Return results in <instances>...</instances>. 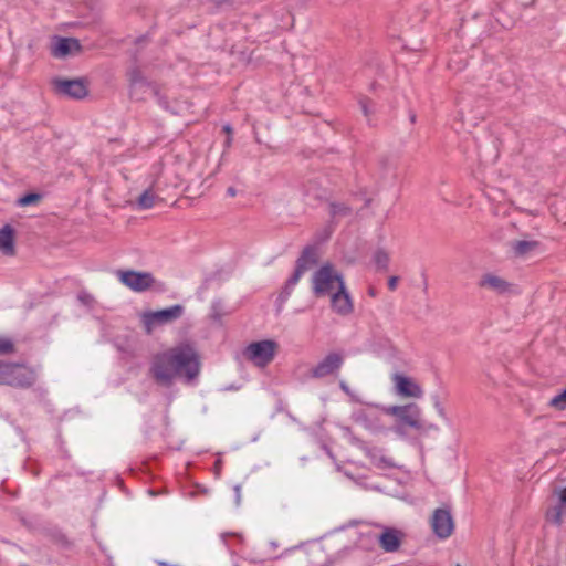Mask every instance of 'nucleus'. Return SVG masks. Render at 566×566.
<instances>
[{"mask_svg": "<svg viewBox=\"0 0 566 566\" xmlns=\"http://www.w3.org/2000/svg\"><path fill=\"white\" fill-rule=\"evenodd\" d=\"M201 370L200 355L188 342L180 343L164 352L155 354L149 366V376L161 387L170 388L176 378L190 384Z\"/></svg>", "mask_w": 566, "mask_h": 566, "instance_id": "nucleus-1", "label": "nucleus"}, {"mask_svg": "<svg viewBox=\"0 0 566 566\" xmlns=\"http://www.w3.org/2000/svg\"><path fill=\"white\" fill-rule=\"evenodd\" d=\"M377 409H380L384 413L396 417V422L392 427V431L400 437L406 436V427H410L416 430L422 429L421 422V409L415 403L410 402L403 406H382L378 403H368Z\"/></svg>", "mask_w": 566, "mask_h": 566, "instance_id": "nucleus-2", "label": "nucleus"}, {"mask_svg": "<svg viewBox=\"0 0 566 566\" xmlns=\"http://www.w3.org/2000/svg\"><path fill=\"white\" fill-rule=\"evenodd\" d=\"M318 263L317 248L314 244L306 245L301 255L295 261V269L291 276L285 281L282 286L277 298L276 305L280 311L283 304L289 300L291 294L293 293L294 287L298 283L302 275L312 266Z\"/></svg>", "mask_w": 566, "mask_h": 566, "instance_id": "nucleus-3", "label": "nucleus"}, {"mask_svg": "<svg viewBox=\"0 0 566 566\" xmlns=\"http://www.w3.org/2000/svg\"><path fill=\"white\" fill-rule=\"evenodd\" d=\"M117 277L119 282L130 289L134 292L142 293L145 292L153 286H155L156 291L164 292L166 291L165 283H157L154 275L150 272H142L135 270H118Z\"/></svg>", "mask_w": 566, "mask_h": 566, "instance_id": "nucleus-4", "label": "nucleus"}, {"mask_svg": "<svg viewBox=\"0 0 566 566\" xmlns=\"http://www.w3.org/2000/svg\"><path fill=\"white\" fill-rule=\"evenodd\" d=\"M313 293L317 297L325 296L333 290L334 283L337 289L345 284L344 276L337 272L334 265L329 262L324 263L317 271L314 272L313 277Z\"/></svg>", "mask_w": 566, "mask_h": 566, "instance_id": "nucleus-5", "label": "nucleus"}, {"mask_svg": "<svg viewBox=\"0 0 566 566\" xmlns=\"http://www.w3.org/2000/svg\"><path fill=\"white\" fill-rule=\"evenodd\" d=\"M35 381L36 376L33 370L25 369L19 364L7 363L0 385L27 389L32 387Z\"/></svg>", "mask_w": 566, "mask_h": 566, "instance_id": "nucleus-6", "label": "nucleus"}, {"mask_svg": "<svg viewBox=\"0 0 566 566\" xmlns=\"http://www.w3.org/2000/svg\"><path fill=\"white\" fill-rule=\"evenodd\" d=\"M277 343L272 339L252 342L243 350L244 357L259 367L270 364L275 355Z\"/></svg>", "mask_w": 566, "mask_h": 566, "instance_id": "nucleus-7", "label": "nucleus"}, {"mask_svg": "<svg viewBox=\"0 0 566 566\" xmlns=\"http://www.w3.org/2000/svg\"><path fill=\"white\" fill-rule=\"evenodd\" d=\"M56 94L73 98L83 99L88 94L85 78H54L52 81Z\"/></svg>", "mask_w": 566, "mask_h": 566, "instance_id": "nucleus-8", "label": "nucleus"}, {"mask_svg": "<svg viewBox=\"0 0 566 566\" xmlns=\"http://www.w3.org/2000/svg\"><path fill=\"white\" fill-rule=\"evenodd\" d=\"M127 77L129 82V97L133 101H145V94L150 91L154 92V87H157L156 83L149 81L144 76L143 72L138 66H134L127 71Z\"/></svg>", "mask_w": 566, "mask_h": 566, "instance_id": "nucleus-9", "label": "nucleus"}, {"mask_svg": "<svg viewBox=\"0 0 566 566\" xmlns=\"http://www.w3.org/2000/svg\"><path fill=\"white\" fill-rule=\"evenodd\" d=\"M345 361L342 352H331L311 369V377L321 379L327 376H336Z\"/></svg>", "mask_w": 566, "mask_h": 566, "instance_id": "nucleus-10", "label": "nucleus"}, {"mask_svg": "<svg viewBox=\"0 0 566 566\" xmlns=\"http://www.w3.org/2000/svg\"><path fill=\"white\" fill-rule=\"evenodd\" d=\"M184 312L185 307L181 304H175L170 307L144 313L143 322L147 331L150 332L153 325H161L178 319Z\"/></svg>", "mask_w": 566, "mask_h": 566, "instance_id": "nucleus-11", "label": "nucleus"}, {"mask_svg": "<svg viewBox=\"0 0 566 566\" xmlns=\"http://www.w3.org/2000/svg\"><path fill=\"white\" fill-rule=\"evenodd\" d=\"M430 524L433 534L440 539L450 537L454 530V521L451 512L444 507H439L433 511Z\"/></svg>", "mask_w": 566, "mask_h": 566, "instance_id": "nucleus-12", "label": "nucleus"}, {"mask_svg": "<svg viewBox=\"0 0 566 566\" xmlns=\"http://www.w3.org/2000/svg\"><path fill=\"white\" fill-rule=\"evenodd\" d=\"M51 55L56 59H64L82 52V44L76 38L54 35L51 41Z\"/></svg>", "mask_w": 566, "mask_h": 566, "instance_id": "nucleus-13", "label": "nucleus"}, {"mask_svg": "<svg viewBox=\"0 0 566 566\" xmlns=\"http://www.w3.org/2000/svg\"><path fill=\"white\" fill-rule=\"evenodd\" d=\"M403 537L405 533L402 531L385 526L382 532L377 535V541L386 553H394L400 548Z\"/></svg>", "mask_w": 566, "mask_h": 566, "instance_id": "nucleus-14", "label": "nucleus"}, {"mask_svg": "<svg viewBox=\"0 0 566 566\" xmlns=\"http://www.w3.org/2000/svg\"><path fill=\"white\" fill-rule=\"evenodd\" d=\"M396 392L406 398H420L422 388L410 377L396 373L392 376Z\"/></svg>", "mask_w": 566, "mask_h": 566, "instance_id": "nucleus-15", "label": "nucleus"}, {"mask_svg": "<svg viewBox=\"0 0 566 566\" xmlns=\"http://www.w3.org/2000/svg\"><path fill=\"white\" fill-rule=\"evenodd\" d=\"M332 310L343 316L353 312V301L346 284H342L336 292L331 295Z\"/></svg>", "mask_w": 566, "mask_h": 566, "instance_id": "nucleus-16", "label": "nucleus"}, {"mask_svg": "<svg viewBox=\"0 0 566 566\" xmlns=\"http://www.w3.org/2000/svg\"><path fill=\"white\" fill-rule=\"evenodd\" d=\"M478 285L489 289L499 295H506L513 291V284L494 273H485L479 280Z\"/></svg>", "mask_w": 566, "mask_h": 566, "instance_id": "nucleus-17", "label": "nucleus"}, {"mask_svg": "<svg viewBox=\"0 0 566 566\" xmlns=\"http://www.w3.org/2000/svg\"><path fill=\"white\" fill-rule=\"evenodd\" d=\"M15 230L12 226L6 224L0 228V251L4 255H14Z\"/></svg>", "mask_w": 566, "mask_h": 566, "instance_id": "nucleus-18", "label": "nucleus"}, {"mask_svg": "<svg viewBox=\"0 0 566 566\" xmlns=\"http://www.w3.org/2000/svg\"><path fill=\"white\" fill-rule=\"evenodd\" d=\"M510 249L515 258H525L539 247L536 240H515L510 241Z\"/></svg>", "mask_w": 566, "mask_h": 566, "instance_id": "nucleus-19", "label": "nucleus"}, {"mask_svg": "<svg viewBox=\"0 0 566 566\" xmlns=\"http://www.w3.org/2000/svg\"><path fill=\"white\" fill-rule=\"evenodd\" d=\"M389 254L382 249L378 248L373 254V261L378 271H387L389 266Z\"/></svg>", "mask_w": 566, "mask_h": 566, "instance_id": "nucleus-20", "label": "nucleus"}, {"mask_svg": "<svg viewBox=\"0 0 566 566\" xmlns=\"http://www.w3.org/2000/svg\"><path fill=\"white\" fill-rule=\"evenodd\" d=\"M158 197L151 191V189H146L138 198H137V208L140 210L150 209L154 207L155 201Z\"/></svg>", "mask_w": 566, "mask_h": 566, "instance_id": "nucleus-21", "label": "nucleus"}, {"mask_svg": "<svg viewBox=\"0 0 566 566\" xmlns=\"http://www.w3.org/2000/svg\"><path fill=\"white\" fill-rule=\"evenodd\" d=\"M42 197H43L42 193L29 191V192H25L24 195H22L21 197H19L15 201V205L18 207L33 206V205H36L38 202H40Z\"/></svg>", "mask_w": 566, "mask_h": 566, "instance_id": "nucleus-22", "label": "nucleus"}, {"mask_svg": "<svg viewBox=\"0 0 566 566\" xmlns=\"http://www.w3.org/2000/svg\"><path fill=\"white\" fill-rule=\"evenodd\" d=\"M329 213L333 218L352 214V208L343 202H329Z\"/></svg>", "mask_w": 566, "mask_h": 566, "instance_id": "nucleus-23", "label": "nucleus"}, {"mask_svg": "<svg viewBox=\"0 0 566 566\" xmlns=\"http://www.w3.org/2000/svg\"><path fill=\"white\" fill-rule=\"evenodd\" d=\"M227 314L221 300H214L211 304L210 318L216 323H221L222 317Z\"/></svg>", "mask_w": 566, "mask_h": 566, "instance_id": "nucleus-24", "label": "nucleus"}, {"mask_svg": "<svg viewBox=\"0 0 566 566\" xmlns=\"http://www.w3.org/2000/svg\"><path fill=\"white\" fill-rule=\"evenodd\" d=\"M548 406L551 408H554L558 411H564L566 410V388L563 389L559 394H557L556 396H554L549 402H548Z\"/></svg>", "mask_w": 566, "mask_h": 566, "instance_id": "nucleus-25", "label": "nucleus"}, {"mask_svg": "<svg viewBox=\"0 0 566 566\" xmlns=\"http://www.w3.org/2000/svg\"><path fill=\"white\" fill-rule=\"evenodd\" d=\"M564 512L565 510L560 509V506L555 505L554 507L547 510L546 517L548 521L559 526L563 523Z\"/></svg>", "mask_w": 566, "mask_h": 566, "instance_id": "nucleus-26", "label": "nucleus"}, {"mask_svg": "<svg viewBox=\"0 0 566 566\" xmlns=\"http://www.w3.org/2000/svg\"><path fill=\"white\" fill-rule=\"evenodd\" d=\"M50 536H51V541L54 544H56L63 548H70L72 546V543L67 539L65 534H63L60 531L52 532Z\"/></svg>", "mask_w": 566, "mask_h": 566, "instance_id": "nucleus-27", "label": "nucleus"}, {"mask_svg": "<svg viewBox=\"0 0 566 566\" xmlns=\"http://www.w3.org/2000/svg\"><path fill=\"white\" fill-rule=\"evenodd\" d=\"M431 400H432L433 407H434L436 411L438 412V415H439L442 419L447 420V419H448V418H447V412H446L444 407L442 406L440 395H439V394H433V395L431 396Z\"/></svg>", "mask_w": 566, "mask_h": 566, "instance_id": "nucleus-28", "label": "nucleus"}, {"mask_svg": "<svg viewBox=\"0 0 566 566\" xmlns=\"http://www.w3.org/2000/svg\"><path fill=\"white\" fill-rule=\"evenodd\" d=\"M14 352V344L9 338L0 337V355H8Z\"/></svg>", "mask_w": 566, "mask_h": 566, "instance_id": "nucleus-29", "label": "nucleus"}, {"mask_svg": "<svg viewBox=\"0 0 566 566\" xmlns=\"http://www.w3.org/2000/svg\"><path fill=\"white\" fill-rule=\"evenodd\" d=\"M151 94L154 95V97L156 98V101H157L158 105H159L161 108H164V109H166V111H167V109H169V102H168V98H167L165 95H163V94L160 93V91H159L158 86H157V87H154V92H153Z\"/></svg>", "mask_w": 566, "mask_h": 566, "instance_id": "nucleus-30", "label": "nucleus"}, {"mask_svg": "<svg viewBox=\"0 0 566 566\" xmlns=\"http://www.w3.org/2000/svg\"><path fill=\"white\" fill-rule=\"evenodd\" d=\"M370 99L368 98H364V99H360L359 101V106H360V109L363 112V114L368 118L369 114H370V108H369V105H370Z\"/></svg>", "mask_w": 566, "mask_h": 566, "instance_id": "nucleus-31", "label": "nucleus"}, {"mask_svg": "<svg viewBox=\"0 0 566 566\" xmlns=\"http://www.w3.org/2000/svg\"><path fill=\"white\" fill-rule=\"evenodd\" d=\"M557 506H560V509L566 510V486L558 492Z\"/></svg>", "mask_w": 566, "mask_h": 566, "instance_id": "nucleus-32", "label": "nucleus"}, {"mask_svg": "<svg viewBox=\"0 0 566 566\" xmlns=\"http://www.w3.org/2000/svg\"><path fill=\"white\" fill-rule=\"evenodd\" d=\"M398 282H399V277L398 276H396V275L390 276L388 279V289L390 291H395L397 289Z\"/></svg>", "mask_w": 566, "mask_h": 566, "instance_id": "nucleus-33", "label": "nucleus"}, {"mask_svg": "<svg viewBox=\"0 0 566 566\" xmlns=\"http://www.w3.org/2000/svg\"><path fill=\"white\" fill-rule=\"evenodd\" d=\"M233 491L235 494V503H237V505H239L240 501H241V485L240 484L234 485Z\"/></svg>", "mask_w": 566, "mask_h": 566, "instance_id": "nucleus-34", "label": "nucleus"}, {"mask_svg": "<svg viewBox=\"0 0 566 566\" xmlns=\"http://www.w3.org/2000/svg\"><path fill=\"white\" fill-rule=\"evenodd\" d=\"M339 387H340V389H342L344 392H346L347 395H349V396L354 399V396H353V394L350 392V389H349L348 385H347L344 380H342V381L339 382Z\"/></svg>", "mask_w": 566, "mask_h": 566, "instance_id": "nucleus-35", "label": "nucleus"}, {"mask_svg": "<svg viewBox=\"0 0 566 566\" xmlns=\"http://www.w3.org/2000/svg\"><path fill=\"white\" fill-rule=\"evenodd\" d=\"M221 468H222V461L220 459H218L216 462H214V471H216V475L219 476L220 473H221Z\"/></svg>", "mask_w": 566, "mask_h": 566, "instance_id": "nucleus-36", "label": "nucleus"}, {"mask_svg": "<svg viewBox=\"0 0 566 566\" xmlns=\"http://www.w3.org/2000/svg\"><path fill=\"white\" fill-rule=\"evenodd\" d=\"M331 237V231H325L324 233H322V235L317 239L318 242H324L326 240H328Z\"/></svg>", "mask_w": 566, "mask_h": 566, "instance_id": "nucleus-37", "label": "nucleus"}, {"mask_svg": "<svg viewBox=\"0 0 566 566\" xmlns=\"http://www.w3.org/2000/svg\"><path fill=\"white\" fill-rule=\"evenodd\" d=\"M222 129H223V132H224L228 136H229V135H232V133H233V129H232V127H231V125H230V124H226V125L223 126V128H222Z\"/></svg>", "mask_w": 566, "mask_h": 566, "instance_id": "nucleus-38", "label": "nucleus"}, {"mask_svg": "<svg viewBox=\"0 0 566 566\" xmlns=\"http://www.w3.org/2000/svg\"><path fill=\"white\" fill-rule=\"evenodd\" d=\"M227 195L230 197H234L237 195V189L234 187H229L227 189Z\"/></svg>", "mask_w": 566, "mask_h": 566, "instance_id": "nucleus-39", "label": "nucleus"}, {"mask_svg": "<svg viewBox=\"0 0 566 566\" xmlns=\"http://www.w3.org/2000/svg\"><path fill=\"white\" fill-rule=\"evenodd\" d=\"M416 118H417L416 113L410 112V113H409V119H410V122H411L412 124H415V123H416Z\"/></svg>", "mask_w": 566, "mask_h": 566, "instance_id": "nucleus-40", "label": "nucleus"}, {"mask_svg": "<svg viewBox=\"0 0 566 566\" xmlns=\"http://www.w3.org/2000/svg\"><path fill=\"white\" fill-rule=\"evenodd\" d=\"M157 565L158 566H172L171 564L167 563V562H164V560H158L157 562Z\"/></svg>", "mask_w": 566, "mask_h": 566, "instance_id": "nucleus-41", "label": "nucleus"}, {"mask_svg": "<svg viewBox=\"0 0 566 566\" xmlns=\"http://www.w3.org/2000/svg\"><path fill=\"white\" fill-rule=\"evenodd\" d=\"M231 142H232L231 135L227 136L226 146L229 147L231 145Z\"/></svg>", "mask_w": 566, "mask_h": 566, "instance_id": "nucleus-42", "label": "nucleus"}, {"mask_svg": "<svg viewBox=\"0 0 566 566\" xmlns=\"http://www.w3.org/2000/svg\"><path fill=\"white\" fill-rule=\"evenodd\" d=\"M368 294L370 296H375L376 295V292H375V289L374 287H370L369 291H368Z\"/></svg>", "mask_w": 566, "mask_h": 566, "instance_id": "nucleus-43", "label": "nucleus"}, {"mask_svg": "<svg viewBox=\"0 0 566 566\" xmlns=\"http://www.w3.org/2000/svg\"><path fill=\"white\" fill-rule=\"evenodd\" d=\"M325 450H326L327 454H328L331 458H333V457H334V455H333V452H332V450H331L329 448L325 447Z\"/></svg>", "mask_w": 566, "mask_h": 566, "instance_id": "nucleus-44", "label": "nucleus"}, {"mask_svg": "<svg viewBox=\"0 0 566 566\" xmlns=\"http://www.w3.org/2000/svg\"><path fill=\"white\" fill-rule=\"evenodd\" d=\"M352 442H353L354 444H356V443H358V442H359V439L353 436V437H352Z\"/></svg>", "mask_w": 566, "mask_h": 566, "instance_id": "nucleus-45", "label": "nucleus"}, {"mask_svg": "<svg viewBox=\"0 0 566 566\" xmlns=\"http://www.w3.org/2000/svg\"><path fill=\"white\" fill-rule=\"evenodd\" d=\"M32 473H33V475H34V476H38V475L40 474V471H39L38 469H34V470L32 471Z\"/></svg>", "mask_w": 566, "mask_h": 566, "instance_id": "nucleus-46", "label": "nucleus"}, {"mask_svg": "<svg viewBox=\"0 0 566 566\" xmlns=\"http://www.w3.org/2000/svg\"><path fill=\"white\" fill-rule=\"evenodd\" d=\"M238 388H239V387L231 385V386H229L227 389H230V390H237Z\"/></svg>", "mask_w": 566, "mask_h": 566, "instance_id": "nucleus-47", "label": "nucleus"}, {"mask_svg": "<svg viewBox=\"0 0 566 566\" xmlns=\"http://www.w3.org/2000/svg\"><path fill=\"white\" fill-rule=\"evenodd\" d=\"M345 431H346V432H348V433H352V430H350V428H349V427H346V428H345Z\"/></svg>", "mask_w": 566, "mask_h": 566, "instance_id": "nucleus-48", "label": "nucleus"}, {"mask_svg": "<svg viewBox=\"0 0 566 566\" xmlns=\"http://www.w3.org/2000/svg\"><path fill=\"white\" fill-rule=\"evenodd\" d=\"M21 566H28L27 564H22Z\"/></svg>", "mask_w": 566, "mask_h": 566, "instance_id": "nucleus-49", "label": "nucleus"}, {"mask_svg": "<svg viewBox=\"0 0 566 566\" xmlns=\"http://www.w3.org/2000/svg\"><path fill=\"white\" fill-rule=\"evenodd\" d=\"M455 566H460L459 564H457Z\"/></svg>", "mask_w": 566, "mask_h": 566, "instance_id": "nucleus-50", "label": "nucleus"}]
</instances>
